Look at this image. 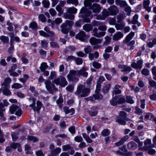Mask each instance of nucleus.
<instances>
[{"instance_id": "1", "label": "nucleus", "mask_w": 156, "mask_h": 156, "mask_svg": "<svg viewBox=\"0 0 156 156\" xmlns=\"http://www.w3.org/2000/svg\"><path fill=\"white\" fill-rule=\"evenodd\" d=\"M89 9L85 7H83L80 10L79 17L83 19L84 21L86 23H90V20L89 16L92 13L97 14L99 13L102 7L99 4L94 3L89 6Z\"/></svg>"}, {"instance_id": "2", "label": "nucleus", "mask_w": 156, "mask_h": 156, "mask_svg": "<svg viewBox=\"0 0 156 156\" xmlns=\"http://www.w3.org/2000/svg\"><path fill=\"white\" fill-rule=\"evenodd\" d=\"M90 91V90L85 87V85H80L78 86L75 94L79 96L86 97L87 96Z\"/></svg>"}, {"instance_id": "3", "label": "nucleus", "mask_w": 156, "mask_h": 156, "mask_svg": "<svg viewBox=\"0 0 156 156\" xmlns=\"http://www.w3.org/2000/svg\"><path fill=\"white\" fill-rule=\"evenodd\" d=\"M105 80V78L102 76H100L99 79L97 82L96 89L95 90V96L94 98H101L102 97V95L100 94L101 90V83Z\"/></svg>"}, {"instance_id": "4", "label": "nucleus", "mask_w": 156, "mask_h": 156, "mask_svg": "<svg viewBox=\"0 0 156 156\" xmlns=\"http://www.w3.org/2000/svg\"><path fill=\"white\" fill-rule=\"evenodd\" d=\"M77 76H78L77 70H71L69 71L67 77L69 81L76 82L79 80L78 78L76 77Z\"/></svg>"}, {"instance_id": "5", "label": "nucleus", "mask_w": 156, "mask_h": 156, "mask_svg": "<svg viewBox=\"0 0 156 156\" xmlns=\"http://www.w3.org/2000/svg\"><path fill=\"white\" fill-rule=\"evenodd\" d=\"M44 30L46 33L43 30L39 31V33L41 36L45 37H53L54 36V33L51 31L50 28L48 27H45Z\"/></svg>"}, {"instance_id": "6", "label": "nucleus", "mask_w": 156, "mask_h": 156, "mask_svg": "<svg viewBox=\"0 0 156 156\" xmlns=\"http://www.w3.org/2000/svg\"><path fill=\"white\" fill-rule=\"evenodd\" d=\"M53 82L57 85H60L61 87H64L68 84L66 78L63 77L57 78L54 79Z\"/></svg>"}, {"instance_id": "7", "label": "nucleus", "mask_w": 156, "mask_h": 156, "mask_svg": "<svg viewBox=\"0 0 156 156\" xmlns=\"http://www.w3.org/2000/svg\"><path fill=\"white\" fill-rule=\"evenodd\" d=\"M126 102L125 98H112L110 100V104L112 106H115L118 105L124 104Z\"/></svg>"}, {"instance_id": "8", "label": "nucleus", "mask_w": 156, "mask_h": 156, "mask_svg": "<svg viewBox=\"0 0 156 156\" xmlns=\"http://www.w3.org/2000/svg\"><path fill=\"white\" fill-rule=\"evenodd\" d=\"M45 84L47 90L51 94L53 93L54 91L58 90L57 88L55 87L54 84L51 83L50 80H46L45 82Z\"/></svg>"}, {"instance_id": "9", "label": "nucleus", "mask_w": 156, "mask_h": 156, "mask_svg": "<svg viewBox=\"0 0 156 156\" xmlns=\"http://www.w3.org/2000/svg\"><path fill=\"white\" fill-rule=\"evenodd\" d=\"M110 15L109 12L107 10L103 9L101 14L97 16L96 19L98 20H105Z\"/></svg>"}, {"instance_id": "10", "label": "nucleus", "mask_w": 156, "mask_h": 156, "mask_svg": "<svg viewBox=\"0 0 156 156\" xmlns=\"http://www.w3.org/2000/svg\"><path fill=\"white\" fill-rule=\"evenodd\" d=\"M111 15H115L119 13V10L116 6L115 5H112L108 9Z\"/></svg>"}, {"instance_id": "11", "label": "nucleus", "mask_w": 156, "mask_h": 156, "mask_svg": "<svg viewBox=\"0 0 156 156\" xmlns=\"http://www.w3.org/2000/svg\"><path fill=\"white\" fill-rule=\"evenodd\" d=\"M93 33V35L94 36L98 38L104 36L105 34V32L104 31L98 32V29L96 27L94 28Z\"/></svg>"}, {"instance_id": "12", "label": "nucleus", "mask_w": 156, "mask_h": 156, "mask_svg": "<svg viewBox=\"0 0 156 156\" xmlns=\"http://www.w3.org/2000/svg\"><path fill=\"white\" fill-rule=\"evenodd\" d=\"M118 67L121 69V71L125 72L126 74L129 73L132 70V69L130 66L124 65L119 64L118 65Z\"/></svg>"}, {"instance_id": "13", "label": "nucleus", "mask_w": 156, "mask_h": 156, "mask_svg": "<svg viewBox=\"0 0 156 156\" xmlns=\"http://www.w3.org/2000/svg\"><path fill=\"white\" fill-rule=\"evenodd\" d=\"M143 63V60L141 59L140 60L137 61L136 63L133 62L131 65V66L135 69H140L142 68Z\"/></svg>"}, {"instance_id": "14", "label": "nucleus", "mask_w": 156, "mask_h": 156, "mask_svg": "<svg viewBox=\"0 0 156 156\" xmlns=\"http://www.w3.org/2000/svg\"><path fill=\"white\" fill-rule=\"evenodd\" d=\"M86 36V35L84 32L81 31L76 35V38L82 41H84L85 40V38Z\"/></svg>"}, {"instance_id": "15", "label": "nucleus", "mask_w": 156, "mask_h": 156, "mask_svg": "<svg viewBox=\"0 0 156 156\" xmlns=\"http://www.w3.org/2000/svg\"><path fill=\"white\" fill-rule=\"evenodd\" d=\"M123 43L126 44L127 46V48L129 50H132L134 48L135 41L134 40H132L130 41Z\"/></svg>"}, {"instance_id": "16", "label": "nucleus", "mask_w": 156, "mask_h": 156, "mask_svg": "<svg viewBox=\"0 0 156 156\" xmlns=\"http://www.w3.org/2000/svg\"><path fill=\"white\" fill-rule=\"evenodd\" d=\"M150 1L149 0H144L143 2L144 8L148 12L151 11V8L149 6Z\"/></svg>"}, {"instance_id": "17", "label": "nucleus", "mask_w": 156, "mask_h": 156, "mask_svg": "<svg viewBox=\"0 0 156 156\" xmlns=\"http://www.w3.org/2000/svg\"><path fill=\"white\" fill-rule=\"evenodd\" d=\"M12 81L11 79L9 77L5 78L3 83H2L1 85L2 87H9V84Z\"/></svg>"}, {"instance_id": "18", "label": "nucleus", "mask_w": 156, "mask_h": 156, "mask_svg": "<svg viewBox=\"0 0 156 156\" xmlns=\"http://www.w3.org/2000/svg\"><path fill=\"white\" fill-rule=\"evenodd\" d=\"M127 148L129 150H132L136 148L137 144L134 142L131 141L129 142L127 144Z\"/></svg>"}, {"instance_id": "19", "label": "nucleus", "mask_w": 156, "mask_h": 156, "mask_svg": "<svg viewBox=\"0 0 156 156\" xmlns=\"http://www.w3.org/2000/svg\"><path fill=\"white\" fill-rule=\"evenodd\" d=\"M90 42L92 45H96L100 43L102 40L100 39H97L96 38L92 37L90 39Z\"/></svg>"}, {"instance_id": "20", "label": "nucleus", "mask_w": 156, "mask_h": 156, "mask_svg": "<svg viewBox=\"0 0 156 156\" xmlns=\"http://www.w3.org/2000/svg\"><path fill=\"white\" fill-rule=\"evenodd\" d=\"M86 69L83 67L80 70H77L78 76L82 75L84 77H87L88 75V73L86 72Z\"/></svg>"}, {"instance_id": "21", "label": "nucleus", "mask_w": 156, "mask_h": 156, "mask_svg": "<svg viewBox=\"0 0 156 156\" xmlns=\"http://www.w3.org/2000/svg\"><path fill=\"white\" fill-rule=\"evenodd\" d=\"M134 35V32H131L126 37L125 39L123 40V42L124 43L130 41L133 38Z\"/></svg>"}, {"instance_id": "22", "label": "nucleus", "mask_w": 156, "mask_h": 156, "mask_svg": "<svg viewBox=\"0 0 156 156\" xmlns=\"http://www.w3.org/2000/svg\"><path fill=\"white\" fill-rule=\"evenodd\" d=\"M99 56V54L97 51L94 52V53H90L89 54L88 57L90 60H92L94 58H97Z\"/></svg>"}, {"instance_id": "23", "label": "nucleus", "mask_w": 156, "mask_h": 156, "mask_svg": "<svg viewBox=\"0 0 156 156\" xmlns=\"http://www.w3.org/2000/svg\"><path fill=\"white\" fill-rule=\"evenodd\" d=\"M2 87V92L3 94L6 96H9L11 94V92L9 89V87Z\"/></svg>"}, {"instance_id": "24", "label": "nucleus", "mask_w": 156, "mask_h": 156, "mask_svg": "<svg viewBox=\"0 0 156 156\" xmlns=\"http://www.w3.org/2000/svg\"><path fill=\"white\" fill-rule=\"evenodd\" d=\"M123 34L120 32L114 34L113 36V39L115 41H118L123 37Z\"/></svg>"}, {"instance_id": "25", "label": "nucleus", "mask_w": 156, "mask_h": 156, "mask_svg": "<svg viewBox=\"0 0 156 156\" xmlns=\"http://www.w3.org/2000/svg\"><path fill=\"white\" fill-rule=\"evenodd\" d=\"M19 108V107L18 105H12L9 107V110L11 114H14Z\"/></svg>"}, {"instance_id": "26", "label": "nucleus", "mask_w": 156, "mask_h": 156, "mask_svg": "<svg viewBox=\"0 0 156 156\" xmlns=\"http://www.w3.org/2000/svg\"><path fill=\"white\" fill-rule=\"evenodd\" d=\"M110 133L111 132L109 129H105L102 130L101 132V135L104 137L110 135Z\"/></svg>"}, {"instance_id": "27", "label": "nucleus", "mask_w": 156, "mask_h": 156, "mask_svg": "<svg viewBox=\"0 0 156 156\" xmlns=\"http://www.w3.org/2000/svg\"><path fill=\"white\" fill-rule=\"evenodd\" d=\"M61 151V149L60 147L56 148L53 150H51V154L53 156H56Z\"/></svg>"}, {"instance_id": "28", "label": "nucleus", "mask_w": 156, "mask_h": 156, "mask_svg": "<svg viewBox=\"0 0 156 156\" xmlns=\"http://www.w3.org/2000/svg\"><path fill=\"white\" fill-rule=\"evenodd\" d=\"M138 18V15L137 14H136L133 16L132 19V24H136L139 27L141 25V24L137 20Z\"/></svg>"}, {"instance_id": "29", "label": "nucleus", "mask_w": 156, "mask_h": 156, "mask_svg": "<svg viewBox=\"0 0 156 156\" xmlns=\"http://www.w3.org/2000/svg\"><path fill=\"white\" fill-rule=\"evenodd\" d=\"M83 29L87 32H89L90 31L92 30L93 29L92 26L90 24H86L83 25Z\"/></svg>"}, {"instance_id": "30", "label": "nucleus", "mask_w": 156, "mask_h": 156, "mask_svg": "<svg viewBox=\"0 0 156 156\" xmlns=\"http://www.w3.org/2000/svg\"><path fill=\"white\" fill-rule=\"evenodd\" d=\"M125 23L122 22L118 23L115 24V27L117 30H122L124 27Z\"/></svg>"}, {"instance_id": "31", "label": "nucleus", "mask_w": 156, "mask_h": 156, "mask_svg": "<svg viewBox=\"0 0 156 156\" xmlns=\"http://www.w3.org/2000/svg\"><path fill=\"white\" fill-rule=\"evenodd\" d=\"M64 16L66 19H68L71 20H74L75 17L74 15L68 13L67 12L64 14Z\"/></svg>"}, {"instance_id": "32", "label": "nucleus", "mask_w": 156, "mask_h": 156, "mask_svg": "<svg viewBox=\"0 0 156 156\" xmlns=\"http://www.w3.org/2000/svg\"><path fill=\"white\" fill-rule=\"evenodd\" d=\"M42 105L43 104L41 101H37V107H36L35 108V112L36 111L37 113L39 112Z\"/></svg>"}, {"instance_id": "33", "label": "nucleus", "mask_w": 156, "mask_h": 156, "mask_svg": "<svg viewBox=\"0 0 156 156\" xmlns=\"http://www.w3.org/2000/svg\"><path fill=\"white\" fill-rule=\"evenodd\" d=\"M27 139L29 141H33L34 143L37 142L39 140L38 138L32 136H28L27 137Z\"/></svg>"}, {"instance_id": "34", "label": "nucleus", "mask_w": 156, "mask_h": 156, "mask_svg": "<svg viewBox=\"0 0 156 156\" xmlns=\"http://www.w3.org/2000/svg\"><path fill=\"white\" fill-rule=\"evenodd\" d=\"M66 11L68 13L71 14H75L77 12V9L74 7H73L68 8Z\"/></svg>"}, {"instance_id": "35", "label": "nucleus", "mask_w": 156, "mask_h": 156, "mask_svg": "<svg viewBox=\"0 0 156 156\" xmlns=\"http://www.w3.org/2000/svg\"><path fill=\"white\" fill-rule=\"evenodd\" d=\"M99 1V0H85L84 4L86 6H87L92 4L91 2H98Z\"/></svg>"}, {"instance_id": "36", "label": "nucleus", "mask_w": 156, "mask_h": 156, "mask_svg": "<svg viewBox=\"0 0 156 156\" xmlns=\"http://www.w3.org/2000/svg\"><path fill=\"white\" fill-rule=\"evenodd\" d=\"M29 101L32 100L33 101L32 103L29 106L32 108L34 112H35V108L36 104V98H28Z\"/></svg>"}, {"instance_id": "37", "label": "nucleus", "mask_w": 156, "mask_h": 156, "mask_svg": "<svg viewBox=\"0 0 156 156\" xmlns=\"http://www.w3.org/2000/svg\"><path fill=\"white\" fill-rule=\"evenodd\" d=\"M111 86V84H108L104 87L102 90L104 93H107L108 92L110 89Z\"/></svg>"}, {"instance_id": "38", "label": "nucleus", "mask_w": 156, "mask_h": 156, "mask_svg": "<svg viewBox=\"0 0 156 156\" xmlns=\"http://www.w3.org/2000/svg\"><path fill=\"white\" fill-rule=\"evenodd\" d=\"M63 101V98H58L56 100V103L58 105L59 108H61L63 106L62 103Z\"/></svg>"}, {"instance_id": "39", "label": "nucleus", "mask_w": 156, "mask_h": 156, "mask_svg": "<svg viewBox=\"0 0 156 156\" xmlns=\"http://www.w3.org/2000/svg\"><path fill=\"white\" fill-rule=\"evenodd\" d=\"M115 153L117 154L124 155L126 156H130L132 155L131 152H129L127 153H124L119 150L116 151Z\"/></svg>"}, {"instance_id": "40", "label": "nucleus", "mask_w": 156, "mask_h": 156, "mask_svg": "<svg viewBox=\"0 0 156 156\" xmlns=\"http://www.w3.org/2000/svg\"><path fill=\"white\" fill-rule=\"evenodd\" d=\"M0 39L3 43H7L9 42V38L8 37L2 35L0 37Z\"/></svg>"}, {"instance_id": "41", "label": "nucleus", "mask_w": 156, "mask_h": 156, "mask_svg": "<svg viewBox=\"0 0 156 156\" xmlns=\"http://www.w3.org/2000/svg\"><path fill=\"white\" fill-rule=\"evenodd\" d=\"M147 44L149 48H152L154 45L156 44V38L153 39L152 42L147 43Z\"/></svg>"}, {"instance_id": "42", "label": "nucleus", "mask_w": 156, "mask_h": 156, "mask_svg": "<svg viewBox=\"0 0 156 156\" xmlns=\"http://www.w3.org/2000/svg\"><path fill=\"white\" fill-rule=\"evenodd\" d=\"M23 86L18 83H15L11 85V87L13 89H18L22 88Z\"/></svg>"}, {"instance_id": "43", "label": "nucleus", "mask_w": 156, "mask_h": 156, "mask_svg": "<svg viewBox=\"0 0 156 156\" xmlns=\"http://www.w3.org/2000/svg\"><path fill=\"white\" fill-rule=\"evenodd\" d=\"M123 119H121L120 118L119 119H116V122L119 123L120 125H125L126 124V122L125 120Z\"/></svg>"}, {"instance_id": "44", "label": "nucleus", "mask_w": 156, "mask_h": 156, "mask_svg": "<svg viewBox=\"0 0 156 156\" xmlns=\"http://www.w3.org/2000/svg\"><path fill=\"white\" fill-rule=\"evenodd\" d=\"M92 66L94 67L97 69H100L101 66V64L96 61H94L93 62Z\"/></svg>"}, {"instance_id": "45", "label": "nucleus", "mask_w": 156, "mask_h": 156, "mask_svg": "<svg viewBox=\"0 0 156 156\" xmlns=\"http://www.w3.org/2000/svg\"><path fill=\"white\" fill-rule=\"evenodd\" d=\"M16 133L15 132H12L11 134V136L12 140L13 141H16L18 138V136H17Z\"/></svg>"}, {"instance_id": "46", "label": "nucleus", "mask_w": 156, "mask_h": 156, "mask_svg": "<svg viewBox=\"0 0 156 156\" xmlns=\"http://www.w3.org/2000/svg\"><path fill=\"white\" fill-rule=\"evenodd\" d=\"M48 67V66L46 62H43L41 64L40 69L41 71H44Z\"/></svg>"}, {"instance_id": "47", "label": "nucleus", "mask_w": 156, "mask_h": 156, "mask_svg": "<svg viewBox=\"0 0 156 156\" xmlns=\"http://www.w3.org/2000/svg\"><path fill=\"white\" fill-rule=\"evenodd\" d=\"M10 145L12 149L15 150L17 148L18 146L20 145V144L17 142L15 143L14 142H12Z\"/></svg>"}, {"instance_id": "48", "label": "nucleus", "mask_w": 156, "mask_h": 156, "mask_svg": "<svg viewBox=\"0 0 156 156\" xmlns=\"http://www.w3.org/2000/svg\"><path fill=\"white\" fill-rule=\"evenodd\" d=\"M148 80L150 86L152 87H154L156 88V82L152 80L149 79Z\"/></svg>"}, {"instance_id": "49", "label": "nucleus", "mask_w": 156, "mask_h": 156, "mask_svg": "<svg viewBox=\"0 0 156 156\" xmlns=\"http://www.w3.org/2000/svg\"><path fill=\"white\" fill-rule=\"evenodd\" d=\"M48 42L46 40H43L41 41V45L43 48H46Z\"/></svg>"}, {"instance_id": "50", "label": "nucleus", "mask_w": 156, "mask_h": 156, "mask_svg": "<svg viewBox=\"0 0 156 156\" xmlns=\"http://www.w3.org/2000/svg\"><path fill=\"white\" fill-rule=\"evenodd\" d=\"M72 148V147L69 144L64 145L62 146V149L63 151H66L67 150H69Z\"/></svg>"}, {"instance_id": "51", "label": "nucleus", "mask_w": 156, "mask_h": 156, "mask_svg": "<svg viewBox=\"0 0 156 156\" xmlns=\"http://www.w3.org/2000/svg\"><path fill=\"white\" fill-rule=\"evenodd\" d=\"M29 27L31 28L33 30L36 29L37 27V25L36 22H34L30 24Z\"/></svg>"}, {"instance_id": "52", "label": "nucleus", "mask_w": 156, "mask_h": 156, "mask_svg": "<svg viewBox=\"0 0 156 156\" xmlns=\"http://www.w3.org/2000/svg\"><path fill=\"white\" fill-rule=\"evenodd\" d=\"M109 23L111 25L116 24V20L115 18H109L108 19Z\"/></svg>"}, {"instance_id": "53", "label": "nucleus", "mask_w": 156, "mask_h": 156, "mask_svg": "<svg viewBox=\"0 0 156 156\" xmlns=\"http://www.w3.org/2000/svg\"><path fill=\"white\" fill-rule=\"evenodd\" d=\"M85 53L86 54H89L92 51V49L90 46H87L84 49Z\"/></svg>"}, {"instance_id": "54", "label": "nucleus", "mask_w": 156, "mask_h": 156, "mask_svg": "<svg viewBox=\"0 0 156 156\" xmlns=\"http://www.w3.org/2000/svg\"><path fill=\"white\" fill-rule=\"evenodd\" d=\"M149 71L147 69L144 68L142 70L141 73L145 76H147L149 74Z\"/></svg>"}, {"instance_id": "55", "label": "nucleus", "mask_w": 156, "mask_h": 156, "mask_svg": "<svg viewBox=\"0 0 156 156\" xmlns=\"http://www.w3.org/2000/svg\"><path fill=\"white\" fill-rule=\"evenodd\" d=\"M74 140L77 142H80L83 140V139L82 136H76L74 137Z\"/></svg>"}, {"instance_id": "56", "label": "nucleus", "mask_w": 156, "mask_h": 156, "mask_svg": "<svg viewBox=\"0 0 156 156\" xmlns=\"http://www.w3.org/2000/svg\"><path fill=\"white\" fill-rule=\"evenodd\" d=\"M11 60V62H15L16 61V59L14 57H13L12 56H10L7 57L6 60L7 62H9Z\"/></svg>"}, {"instance_id": "57", "label": "nucleus", "mask_w": 156, "mask_h": 156, "mask_svg": "<svg viewBox=\"0 0 156 156\" xmlns=\"http://www.w3.org/2000/svg\"><path fill=\"white\" fill-rule=\"evenodd\" d=\"M55 8L56 10L59 13L62 14L63 13V9H62V8L59 5H57Z\"/></svg>"}, {"instance_id": "58", "label": "nucleus", "mask_w": 156, "mask_h": 156, "mask_svg": "<svg viewBox=\"0 0 156 156\" xmlns=\"http://www.w3.org/2000/svg\"><path fill=\"white\" fill-rule=\"evenodd\" d=\"M105 41L104 42V44L105 45H107L110 42L111 38L109 37L106 36L105 37Z\"/></svg>"}, {"instance_id": "59", "label": "nucleus", "mask_w": 156, "mask_h": 156, "mask_svg": "<svg viewBox=\"0 0 156 156\" xmlns=\"http://www.w3.org/2000/svg\"><path fill=\"white\" fill-rule=\"evenodd\" d=\"M125 11L127 13V15L129 16L130 15V12L131 11V8L129 6H126L125 8Z\"/></svg>"}, {"instance_id": "60", "label": "nucleus", "mask_w": 156, "mask_h": 156, "mask_svg": "<svg viewBox=\"0 0 156 156\" xmlns=\"http://www.w3.org/2000/svg\"><path fill=\"white\" fill-rule=\"evenodd\" d=\"M52 127V124H50L49 126H46L44 129L43 132L45 133H48L49 132Z\"/></svg>"}, {"instance_id": "61", "label": "nucleus", "mask_w": 156, "mask_h": 156, "mask_svg": "<svg viewBox=\"0 0 156 156\" xmlns=\"http://www.w3.org/2000/svg\"><path fill=\"white\" fill-rule=\"evenodd\" d=\"M22 114L23 112L20 108H18L15 113V114L18 116H20Z\"/></svg>"}, {"instance_id": "62", "label": "nucleus", "mask_w": 156, "mask_h": 156, "mask_svg": "<svg viewBox=\"0 0 156 156\" xmlns=\"http://www.w3.org/2000/svg\"><path fill=\"white\" fill-rule=\"evenodd\" d=\"M76 64L77 65H80L82 64L83 63V60L81 58H76L75 60Z\"/></svg>"}, {"instance_id": "63", "label": "nucleus", "mask_w": 156, "mask_h": 156, "mask_svg": "<svg viewBox=\"0 0 156 156\" xmlns=\"http://www.w3.org/2000/svg\"><path fill=\"white\" fill-rule=\"evenodd\" d=\"M38 18L42 22H45L46 21V17L43 14H40L38 16Z\"/></svg>"}, {"instance_id": "64", "label": "nucleus", "mask_w": 156, "mask_h": 156, "mask_svg": "<svg viewBox=\"0 0 156 156\" xmlns=\"http://www.w3.org/2000/svg\"><path fill=\"white\" fill-rule=\"evenodd\" d=\"M147 152L149 155H153L155 154L156 153V151L155 149L150 148L148 150Z\"/></svg>"}]
</instances>
